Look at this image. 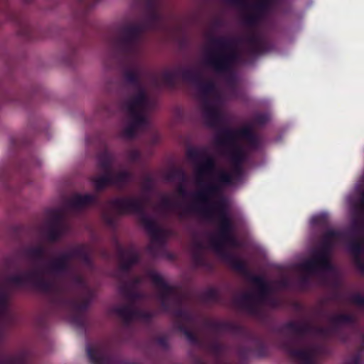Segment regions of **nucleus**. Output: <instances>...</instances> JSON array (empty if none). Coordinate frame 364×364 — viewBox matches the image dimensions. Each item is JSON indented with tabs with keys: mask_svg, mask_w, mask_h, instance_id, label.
<instances>
[{
	"mask_svg": "<svg viewBox=\"0 0 364 364\" xmlns=\"http://www.w3.org/2000/svg\"><path fill=\"white\" fill-rule=\"evenodd\" d=\"M146 105L144 95L141 92H139L124 105V110L129 120V127L125 129V134L127 136H132L133 135V129H139L144 123Z\"/></svg>",
	"mask_w": 364,
	"mask_h": 364,
	"instance_id": "1",
	"label": "nucleus"
},
{
	"mask_svg": "<svg viewBox=\"0 0 364 364\" xmlns=\"http://www.w3.org/2000/svg\"><path fill=\"white\" fill-rule=\"evenodd\" d=\"M232 58L227 55H220L218 50L214 49L206 53V61L211 65L215 70H221L229 65L232 61Z\"/></svg>",
	"mask_w": 364,
	"mask_h": 364,
	"instance_id": "2",
	"label": "nucleus"
},
{
	"mask_svg": "<svg viewBox=\"0 0 364 364\" xmlns=\"http://www.w3.org/2000/svg\"><path fill=\"white\" fill-rule=\"evenodd\" d=\"M213 163L210 159H206L201 161L196 168V176L197 182L199 183L200 181L210 178L213 174Z\"/></svg>",
	"mask_w": 364,
	"mask_h": 364,
	"instance_id": "3",
	"label": "nucleus"
},
{
	"mask_svg": "<svg viewBox=\"0 0 364 364\" xmlns=\"http://www.w3.org/2000/svg\"><path fill=\"white\" fill-rule=\"evenodd\" d=\"M138 204V201L134 199H122L115 203V208L119 213H127L134 211Z\"/></svg>",
	"mask_w": 364,
	"mask_h": 364,
	"instance_id": "4",
	"label": "nucleus"
},
{
	"mask_svg": "<svg viewBox=\"0 0 364 364\" xmlns=\"http://www.w3.org/2000/svg\"><path fill=\"white\" fill-rule=\"evenodd\" d=\"M110 316H119L127 318L133 316L132 311L130 307L127 306H115L109 310Z\"/></svg>",
	"mask_w": 364,
	"mask_h": 364,
	"instance_id": "5",
	"label": "nucleus"
},
{
	"mask_svg": "<svg viewBox=\"0 0 364 364\" xmlns=\"http://www.w3.org/2000/svg\"><path fill=\"white\" fill-rule=\"evenodd\" d=\"M120 176H113L109 174L106 177H99L95 179L94 183L96 188H102L109 183H117L121 181Z\"/></svg>",
	"mask_w": 364,
	"mask_h": 364,
	"instance_id": "6",
	"label": "nucleus"
},
{
	"mask_svg": "<svg viewBox=\"0 0 364 364\" xmlns=\"http://www.w3.org/2000/svg\"><path fill=\"white\" fill-rule=\"evenodd\" d=\"M93 200V198L89 195H75L71 200L73 206H80L90 203Z\"/></svg>",
	"mask_w": 364,
	"mask_h": 364,
	"instance_id": "7",
	"label": "nucleus"
},
{
	"mask_svg": "<svg viewBox=\"0 0 364 364\" xmlns=\"http://www.w3.org/2000/svg\"><path fill=\"white\" fill-rule=\"evenodd\" d=\"M203 115L206 123L212 124V120H216L218 118V111L215 107H207L203 111Z\"/></svg>",
	"mask_w": 364,
	"mask_h": 364,
	"instance_id": "8",
	"label": "nucleus"
},
{
	"mask_svg": "<svg viewBox=\"0 0 364 364\" xmlns=\"http://www.w3.org/2000/svg\"><path fill=\"white\" fill-rule=\"evenodd\" d=\"M328 262V256L326 254L318 255L313 261L312 266L314 267H325Z\"/></svg>",
	"mask_w": 364,
	"mask_h": 364,
	"instance_id": "9",
	"label": "nucleus"
},
{
	"mask_svg": "<svg viewBox=\"0 0 364 364\" xmlns=\"http://www.w3.org/2000/svg\"><path fill=\"white\" fill-rule=\"evenodd\" d=\"M28 279L27 274H20L13 276L9 279V282L14 285H20L23 284Z\"/></svg>",
	"mask_w": 364,
	"mask_h": 364,
	"instance_id": "10",
	"label": "nucleus"
},
{
	"mask_svg": "<svg viewBox=\"0 0 364 364\" xmlns=\"http://www.w3.org/2000/svg\"><path fill=\"white\" fill-rule=\"evenodd\" d=\"M232 175L226 173H220L216 178V182L219 185L228 184L231 181Z\"/></svg>",
	"mask_w": 364,
	"mask_h": 364,
	"instance_id": "11",
	"label": "nucleus"
},
{
	"mask_svg": "<svg viewBox=\"0 0 364 364\" xmlns=\"http://www.w3.org/2000/svg\"><path fill=\"white\" fill-rule=\"evenodd\" d=\"M178 75H179L178 71H177V70H170V71H167V72L164 73L163 77H164V80H168L170 78L175 77H176Z\"/></svg>",
	"mask_w": 364,
	"mask_h": 364,
	"instance_id": "12",
	"label": "nucleus"
},
{
	"mask_svg": "<svg viewBox=\"0 0 364 364\" xmlns=\"http://www.w3.org/2000/svg\"><path fill=\"white\" fill-rule=\"evenodd\" d=\"M212 188L208 187L205 189L203 191V192L200 193L198 194V198L200 199H204L206 198V196L209 195L212 192Z\"/></svg>",
	"mask_w": 364,
	"mask_h": 364,
	"instance_id": "13",
	"label": "nucleus"
},
{
	"mask_svg": "<svg viewBox=\"0 0 364 364\" xmlns=\"http://www.w3.org/2000/svg\"><path fill=\"white\" fill-rule=\"evenodd\" d=\"M152 279L156 284H163V279L161 277V276L159 275L158 274H152Z\"/></svg>",
	"mask_w": 364,
	"mask_h": 364,
	"instance_id": "14",
	"label": "nucleus"
},
{
	"mask_svg": "<svg viewBox=\"0 0 364 364\" xmlns=\"http://www.w3.org/2000/svg\"><path fill=\"white\" fill-rule=\"evenodd\" d=\"M339 318L344 319V318H347V317H346V316H342V317H340Z\"/></svg>",
	"mask_w": 364,
	"mask_h": 364,
	"instance_id": "15",
	"label": "nucleus"
},
{
	"mask_svg": "<svg viewBox=\"0 0 364 364\" xmlns=\"http://www.w3.org/2000/svg\"><path fill=\"white\" fill-rule=\"evenodd\" d=\"M100 163H101V166H104V164H103V162H102V161H100Z\"/></svg>",
	"mask_w": 364,
	"mask_h": 364,
	"instance_id": "16",
	"label": "nucleus"
}]
</instances>
